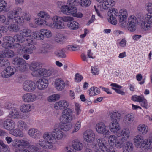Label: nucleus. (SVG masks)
<instances>
[{"instance_id":"1","label":"nucleus","mask_w":152,"mask_h":152,"mask_svg":"<svg viewBox=\"0 0 152 152\" xmlns=\"http://www.w3.org/2000/svg\"><path fill=\"white\" fill-rule=\"evenodd\" d=\"M34 39H26V41L24 43L22 44H16L15 46L18 48L17 53L19 55L22 54L24 53L32 54L36 48L33 45L36 43Z\"/></svg>"},{"instance_id":"2","label":"nucleus","mask_w":152,"mask_h":152,"mask_svg":"<svg viewBox=\"0 0 152 152\" xmlns=\"http://www.w3.org/2000/svg\"><path fill=\"white\" fill-rule=\"evenodd\" d=\"M115 9L112 10V12L110 10L108 12L110 13V18L108 21L112 24L115 25L117 23V19H126L127 16V11L125 10H121L119 13L116 12Z\"/></svg>"},{"instance_id":"3","label":"nucleus","mask_w":152,"mask_h":152,"mask_svg":"<svg viewBox=\"0 0 152 152\" xmlns=\"http://www.w3.org/2000/svg\"><path fill=\"white\" fill-rule=\"evenodd\" d=\"M143 138L141 135H137L135 137L134 143L136 146L141 147L143 150L149 149L151 147L152 142L151 141L148 142V139H145L143 141Z\"/></svg>"},{"instance_id":"4","label":"nucleus","mask_w":152,"mask_h":152,"mask_svg":"<svg viewBox=\"0 0 152 152\" xmlns=\"http://www.w3.org/2000/svg\"><path fill=\"white\" fill-rule=\"evenodd\" d=\"M72 114V111L70 109L67 108L65 109L62 113V115L60 118V121L64 123L69 122L73 119H75V117L73 118Z\"/></svg>"},{"instance_id":"5","label":"nucleus","mask_w":152,"mask_h":152,"mask_svg":"<svg viewBox=\"0 0 152 152\" xmlns=\"http://www.w3.org/2000/svg\"><path fill=\"white\" fill-rule=\"evenodd\" d=\"M12 63L18 66V69L21 72L25 71L28 66V64L26 63V61L20 57L14 58Z\"/></svg>"},{"instance_id":"6","label":"nucleus","mask_w":152,"mask_h":152,"mask_svg":"<svg viewBox=\"0 0 152 152\" xmlns=\"http://www.w3.org/2000/svg\"><path fill=\"white\" fill-rule=\"evenodd\" d=\"M146 20L141 23V27L143 30L147 31L151 29L152 26V13H148L145 17Z\"/></svg>"},{"instance_id":"7","label":"nucleus","mask_w":152,"mask_h":152,"mask_svg":"<svg viewBox=\"0 0 152 152\" xmlns=\"http://www.w3.org/2000/svg\"><path fill=\"white\" fill-rule=\"evenodd\" d=\"M116 137L115 135H111L109 136L108 142L110 145L113 147L114 146L118 148H121L123 144L118 136Z\"/></svg>"},{"instance_id":"8","label":"nucleus","mask_w":152,"mask_h":152,"mask_svg":"<svg viewBox=\"0 0 152 152\" xmlns=\"http://www.w3.org/2000/svg\"><path fill=\"white\" fill-rule=\"evenodd\" d=\"M72 148L66 147L68 152H76V151H79L81 150L83 148V144L79 140L76 139L74 140L72 142Z\"/></svg>"},{"instance_id":"9","label":"nucleus","mask_w":152,"mask_h":152,"mask_svg":"<svg viewBox=\"0 0 152 152\" xmlns=\"http://www.w3.org/2000/svg\"><path fill=\"white\" fill-rule=\"evenodd\" d=\"M137 18L134 15L130 16L128 19V29L130 32L134 31L138 23Z\"/></svg>"},{"instance_id":"10","label":"nucleus","mask_w":152,"mask_h":152,"mask_svg":"<svg viewBox=\"0 0 152 152\" xmlns=\"http://www.w3.org/2000/svg\"><path fill=\"white\" fill-rule=\"evenodd\" d=\"M12 145L15 148H28L30 147V145L28 141L25 139H15L13 140Z\"/></svg>"},{"instance_id":"11","label":"nucleus","mask_w":152,"mask_h":152,"mask_svg":"<svg viewBox=\"0 0 152 152\" xmlns=\"http://www.w3.org/2000/svg\"><path fill=\"white\" fill-rule=\"evenodd\" d=\"M21 10L20 8L16 7L7 13V18L10 24L13 21V19H15V15H19L21 12Z\"/></svg>"},{"instance_id":"12","label":"nucleus","mask_w":152,"mask_h":152,"mask_svg":"<svg viewBox=\"0 0 152 152\" xmlns=\"http://www.w3.org/2000/svg\"><path fill=\"white\" fill-rule=\"evenodd\" d=\"M4 42L2 44V47L5 48H18L15 46L16 44L18 43H15L13 44L12 37L11 36H6L3 38Z\"/></svg>"},{"instance_id":"13","label":"nucleus","mask_w":152,"mask_h":152,"mask_svg":"<svg viewBox=\"0 0 152 152\" xmlns=\"http://www.w3.org/2000/svg\"><path fill=\"white\" fill-rule=\"evenodd\" d=\"M36 87L35 83L30 80L25 81L22 86L23 89L26 92H32L35 89Z\"/></svg>"},{"instance_id":"14","label":"nucleus","mask_w":152,"mask_h":152,"mask_svg":"<svg viewBox=\"0 0 152 152\" xmlns=\"http://www.w3.org/2000/svg\"><path fill=\"white\" fill-rule=\"evenodd\" d=\"M96 142L94 147H93L94 149H101L103 151H106V152H110L113 150L112 149L110 150L107 148L106 142L103 139H98Z\"/></svg>"},{"instance_id":"15","label":"nucleus","mask_w":152,"mask_h":152,"mask_svg":"<svg viewBox=\"0 0 152 152\" xmlns=\"http://www.w3.org/2000/svg\"><path fill=\"white\" fill-rule=\"evenodd\" d=\"M83 136L85 140L88 142H93L95 139L94 133L91 130H88L85 131L84 133Z\"/></svg>"},{"instance_id":"16","label":"nucleus","mask_w":152,"mask_h":152,"mask_svg":"<svg viewBox=\"0 0 152 152\" xmlns=\"http://www.w3.org/2000/svg\"><path fill=\"white\" fill-rule=\"evenodd\" d=\"M35 72L34 75L36 77H41L43 76L45 77H48L54 74V70L53 69H48L45 68L41 69L39 70V72H37V74H35Z\"/></svg>"},{"instance_id":"17","label":"nucleus","mask_w":152,"mask_h":152,"mask_svg":"<svg viewBox=\"0 0 152 152\" xmlns=\"http://www.w3.org/2000/svg\"><path fill=\"white\" fill-rule=\"evenodd\" d=\"M61 17L54 16L53 18V23L52 26L56 28L61 29L64 27V23L61 21Z\"/></svg>"},{"instance_id":"18","label":"nucleus","mask_w":152,"mask_h":152,"mask_svg":"<svg viewBox=\"0 0 152 152\" xmlns=\"http://www.w3.org/2000/svg\"><path fill=\"white\" fill-rule=\"evenodd\" d=\"M96 132L100 134L105 133L106 134H108L110 132L107 129L106 126L102 122L97 124L96 126Z\"/></svg>"},{"instance_id":"19","label":"nucleus","mask_w":152,"mask_h":152,"mask_svg":"<svg viewBox=\"0 0 152 152\" xmlns=\"http://www.w3.org/2000/svg\"><path fill=\"white\" fill-rule=\"evenodd\" d=\"M53 141H45L43 139H40L37 143V146L44 149H50L53 147Z\"/></svg>"},{"instance_id":"20","label":"nucleus","mask_w":152,"mask_h":152,"mask_svg":"<svg viewBox=\"0 0 152 152\" xmlns=\"http://www.w3.org/2000/svg\"><path fill=\"white\" fill-rule=\"evenodd\" d=\"M15 71V69L12 67H7L2 72L1 76L5 78H8L13 75Z\"/></svg>"},{"instance_id":"21","label":"nucleus","mask_w":152,"mask_h":152,"mask_svg":"<svg viewBox=\"0 0 152 152\" xmlns=\"http://www.w3.org/2000/svg\"><path fill=\"white\" fill-rule=\"evenodd\" d=\"M132 99L134 101L138 102L141 103V105L143 107L147 108L148 104L147 102L143 96H140L137 95L132 96Z\"/></svg>"},{"instance_id":"22","label":"nucleus","mask_w":152,"mask_h":152,"mask_svg":"<svg viewBox=\"0 0 152 152\" xmlns=\"http://www.w3.org/2000/svg\"><path fill=\"white\" fill-rule=\"evenodd\" d=\"M42 64L40 63L33 62L31 64L29 68L30 69L33 71L31 73L32 75L34 77H36L34 75L35 72V74H37V72H39V70L42 67Z\"/></svg>"},{"instance_id":"23","label":"nucleus","mask_w":152,"mask_h":152,"mask_svg":"<svg viewBox=\"0 0 152 152\" xmlns=\"http://www.w3.org/2000/svg\"><path fill=\"white\" fill-rule=\"evenodd\" d=\"M3 126L5 129L11 131L15 127V123L11 119H6L4 122Z\"/></svg>"},{"instance_id":"24","label":"nucleus","mask_w":152,"mask_h":152,"mask_svg":"<svg viewBox=\"0 0 152 152\" xmlns=\"http://www.w3.org/2000/svg\"><path fill=\"white\" fill-rule=\"evenodd\" d=\"M111 122L109 125V128L110 131L114 133H116L117 134L118 131L120 129V124L118 121L114 120L111 121Z\"/></svg>"},{"instance_id":"25","label":"nucleus","mask_w":152,"mask_h":152,"mask_svg":"<svg viewBox=\"0 0 152 152\" xmlns=\"http://www.w3.org/2000/svg\"><path fill=\"white\" fill-rule=\"evenodd\" d=\"M36 96L33 93H28L24 94L22 96L23 101L26 102H31L35 101Z\"/></svg>"},{"instance_id":"26","label":"nucleus","mask_w":152,"mask_h":152,"mask_svg":"<svg viewBox=\"0 0 152 152\" xmlns=\"http://www.w3.org/2000/svg\"><path fill=\"white\" fill-rule=\"evenodd\" d=\"M117 136H118L121 140L123 142L126 140L130 136V131L128 129H124L121 131L120 134H117Z\"/></svg>"},{"instance_id":"27","label":"nucleus","mask_w":152,"mask_h":152,"mask_svg":"<svg viewBox=\"0 0 152 152\" xmlns=\"http://www.w3.org/2000/svg\"><path fill=\"white\" fill-rule=\"evenodd\" d=\"M52 136L55 139L60 140L63 137V133L61 129L58 128L54 129L52 132Z\"/></svg>"},{"instance_id":"28","label":"nucleus","mask_w":152,"mask_h":152,"mask_svg":"<svg viewBox=\"0 0 152 152\" xmlns=\"http://www.w3.org/2000/svg\"><path fill=\"white\" fill-rule=\"evenodd\" d=\"M37 85L38 88L40 90L46 88L48 86V81L46 79H40L37 82Z\"/></svg>"},{"instance_id":"29","label":"nucleus","mask_w":152,"mask_h":152,"mask_svg":"<svg viewBox=\"0 0 152 152\" xmlns=\"http://www.w3.org/2000/svg\"><path fill=\"white\" fill-rule=\"evenodd\" d=\"M29 135L34 139L39 138L41 136V133L40 131L37 129L32 128L29 129L28 131Z\"/></svg>"},{"instance_id":"30","label":"nucleus","mask_w":152,"mask_h":152,"mask_svg":"<svg viewBox=\"0 0 152 152\" xmlns=\"http://www.w3.org/2000/svg\"><path fill=\"white\" fill-rule=\"evenodd\" d=\"M19 111L16 108H14L12 109L10 112L9 116L12 119H18L21 118V115H20Z\"/></svg>"},{"instance_id":"31","label":"nucleus","mask_w":152,"mask_h":152,"mask_svg":"<svg viewBox=\"0 0 152 152\" xmlns=\"http://www.w3.org/2000/svg\"><path fill=\"white\" fill-rule=\"evenodd\" d=\"M55 84L56 88L58 91H59L62 90L64 88L65 85V82L61 78L56 79Z\"/></svg>"},{"instance_id":"32","label":"nucleus","mask_w":152,"mask_h":152,"mask_svg":"<svg viewBox=\"0 0 152 152\" xmlns=\"http://www.w3.org/2000/svg\"><path fill=\"white\" fill-rule=\"evenodd\" d=\"M123 152H133V145L132 142L128 141L123 146Z\"/></svg>"},{"instance_id":"33","label":"nucleus","mask_w":152,"mask_h":152,"mask_svg":"<svg viewBox=\"0 0 152 152\" xmlns=\"http://www.w3.org/2000/svg\"><path fill=\"white\" fill-rule=\"evenodd\" d=\"M74 7H69L67 5H64L61 7V11L64 14L68 15H71L73 10V8Z\"/></svg>"},{"instance_id":"34","label":"nucleus","mask_w":152,"mask_h":152,"mask_svg":"<svg viewBox=\"0 0 152 152\" xmlns=\"http://www.w3.org/2000/svg\"><path fill=\"white\" fill-rule=\"evenodd\" d=\"M137 130L140 134L144 135L148 132V127L145 125L140 124L138 126Z\"/></svg>"},{"instance_id":"35","label":"nucleus","mask_w":152,"mask_h":152,"mask_svg":"<svg viewBox=\"0 0 152 152\" xmlns=\"http://www.w3.org/2000/svg\"><path fill=\"white\" fill-rule=\"evenodd\" d=\"M110 115L111 121L115 120L117 121L120 119L121 115V113L117 111L112 112Z\"/></svg>"},{"instance_id":"36","label":"nucleus","mask_w":152,"mask_h":152,"mask_svg":"<svg viewBox=\"0 0 152 152\" xmlns=\"http://www.w3.org/2000/svg\"><path fill=\"white\" fill-rule=\"evenodd\" d=\"M20 34L23 37H28L26 39H34L33 37L31 36V31L29 29H23L20 31Z\"/></svg>"},{"instance_id":"37","label":"nucleus","mask_w":152,"mask_h":152,"mask_svg":"<svg viewBox=\"0 0 152 152\" xmlns=\"http://www.w3.org/2000/svg\"><path fill=\"white\" fill-rule=\"evenodd\" d=\"M32 106L30 104H23L20 107L21 112L24 113H27L31 110Z\"/></svg>"},{"instance_id":"38","label":"nucleus","mask_w":152,"mask_h":152,"mask_svg":"<svg viewBox=\"0 0 152 152\" xmlns=\"http://www.w3.org/2000/svg\"><path fill=\"white\" fill-rule=\"evenodd\" d=\"M134 116L131 113L126 115L124 118L123 121L126 124H129L133 121Z\"/></svg>"},{"instance_id":"39","label":"nucleus","mask_w":152,"mask_h":152,"mask_svg":"<svg viewBox=\"0 0 152 152\" xmlns=\"http://www.w3.org/2000/svg\"><path fill=\"white\" fill-rule=\"evenodd\" d=\"M65 39V36L63 34L59 33L56 34L55 36V41L60 44L63 43Z\"/></svg>"},{"instance_id":"40","label":"nucleus","mask_w":152,"mask_h":152,"mask_svg":"<svg viewBox=\"0 0 152 152\" xmlns=\"http://www.w3.org/2000/svg\"><path fill=\"white\" fill-rule=\"evenodd\" d=\"M13 39V42L15 41L19 42L20 43H24L26 41L23 37L21 35L18 34L15 35L12 37Z\"/></svg>"},{"instance_id":"41","label":"nucleus","mask_w":152,"mask_h":152,"mask_svg":"<svg viewBox=\"0 0 152 152\" xmlns=\"http://www.w3.org/2000/svg\"><path fill=\"white\" fill-rule=\"evenodd\" d=\"M88 91L89 95L92 96L98 95L100 93L99 89L94 87H91L88 90Z\"/></svg>"},{"instance_id":"42","label":"nucleus","mask_w":152,"mask_h":152,"mask_svg":"<svg viewBox=\"0 0 152 152\" xmlns=\"http://www.w3.org/2000/svg\"><path fill=\"white\" fill-rule=\"evenodd\" d=\"M69 28L71 29L75 30L78 28L79 24L75 21H72L69 22L67 24Z\"/></svg>"},{"instance_id":"43","label":"nucleus","mask_w":152,"mask_h":152,"mask_svg":"<svg viewBox=\"0 0 152 152\" xmlns=\"http://www.w3.org/2000/svg\"><path fill=\"white\" fill-rule=\"evenodd\" d=\"M10 133L16 137H21L23 136V134L22 132L18 129H16L10 131Z\"/></svg>"},{"instance_id":"44","label":"nucleus","mask_w":152,"mask_h":152,"mask_svg":"<svg viewBox=\"0 0 152 152\" xmlns=\"http://www.w3.org/2000/svg\"><path fill=\"white\" fill-rule=\"evenodd\" d=\"M9 31L12 32H17L20 29L19 26L15 24H13L9 25L8 26Z\"/></svg>"},{"instance_id":"45","label":"nucleus","mask_w":152,"mask_h":152,"mask_svg":"<svg viewBox=\"0 0 152 152\" xmlns=\"http://www.w3.org/2000/svg\"><path fill=\"white\" fill-rule=\"evenodd\" d=\"M43 140L45 141H53L54 138L52 136V135L48 132H45L44 133L43 136Z\"/></svg>"},{"instance_id":"46","label":"nucleus","mask_w":152,"mask_h":152,"mask_svg":"<svg viewBox=\"0 0 152 152\" xmlns=\"http://www.w3.org/2000/svg\"><path fill=\"white\" fill-rule=\"evenodd\" d=\"M77 10L76 7H75L73 8V10L71 15H72L74 17H77L79 18H81L83 16V14L81 13H77Z\"/></svg>"},{"instance_id":"47","label":"nucleus","mask_w":152,"mask_h":152,"mask_svg":"<svg viewBox=\"0 0 152 152\" xmlns=\"http://www.w3.org/2000/svg\"><path fill=\"white\" fill-rule=\"evenodd\" d=\"M10 64L9 61L6 58L0 59V66H7Z\"/></svg>"},{"instance_id":"48","label":"nucleus","mask_w":152,"mask_h":152,"mask_svg":"<svg viewBox=\"0 0 152 152\" xmlns=\"http://www.w3.org/2000/svg\"><path fill=\"white\" fill-rule=\"evenodd\" d=\"M72 125L71 124H63L60 126V129L64 131H67L70 130L72 128Z\"/></svg>"},{"instance_id":"49","label":"nucleus","mask_w":152,"mask_h":152,"mask_svg":"<svg viewBox=\"0 0 152 152\" xmlns=\"http://www.w3.org/2000/svg\"><path fill=\"white\" fill-rule=\"evenodd\" d=\"M0 22L5 25H7L10 24L7 18L3 15L0 14Z\"/></svg>"},{"instance_id":"50","label":"nucleus","mask_w":152,"mask_h":152,"mask_svg":"<svg viewBox=\"0 0 152 152\" xmlns=\"http://www.w3.org/2000/svg\"><path fill=\"white\" fill-rule=\"evenodd\" d=\"M18 127L22 130H26L27 129V125L26 123L24 121H20L18 122Z\"/></svg>"},{"instance_id":"51","label":"nucleus","mask_w":152,"mask_h":152,"mask_svg":"<svg viewBox=\"0 0 152 152\" xmlns=\"http://www.w3.org/2000/svg\"><path fill=\"white\" fill-rule=\"evenodd\" d=\"M81 0H68L67 1L68 4L71 5L72 7L77 5L79 3L80 4V2Z\"/></svg>"},{"instance_id":"52","label":"nucleus","mask_w":152,"mask_h":152,"mask_svg":"<svg viewBox=\"0 0 152 152\" xmlns=\"http://www.w3.org/2000/svg\"><path fill=\"white\" fill-rule=\"evenodd\" d=\"M59 98V95L54 94L50 96L48 98V100L50 102H54L58 100Z\"/></svg>"},{"instance_id":"53","label":"nucleus","mask_w":152,"mask_h":152,"mask_svg":"<svg viewBox=\"0 0 152 152\" xmlns=\"http://www.w3.org/2000/svg\"><path fill=\"white\" fill-rule=\"evenodd\" d=\"M40 32H42V34L44 36L45 35L47 37H49L51 36V32L49 30L42 29L41 30Z\"/></svg>"},{"instance_id":"54","label":"nucleus","mask_w":152,"mask_h":152,"mask_svg":"<svg viewBox=\"0 0 152 152\" xmlns=\"http://www.w3.org/2000/svg\"><path fill=\"white\" fill-rule=\"evenodd\" d=\"M34 39H36L43 40L44 39V36L42 34V32H37L34 33ZM35 41V40H34ZM35 42V41H34Z\"/></svg>"},{"instance_id":"55","label":"nucleus","mask_w":152,"mask_h":152,"mask_svg":"<svg viewBox=\"0 0 152 152\" xmlns=\"http://www.w3.org/2000/svg\"><path fill=\"white\" fill-rule=\"evenodd\" d=\"M1 145L2 148L1 149L2 151L4 152H10V148L7 145L4 144L3 142H1Z\"/></svg>"},{"instance_id":"56","label":"nucleus","mask_w":152,"mask_h":152,"mask_svg":"<svg viewBox=\"0 0 152 152\" xmlns=\"http://www.w3.org/2000/svg\"><path fill=\"white\" fill-rule=\"evenodd\" d=\"M91 3L90 0H81L80 4L83 7H86L89 6Z\"/></svg>"},{"instance_id":"57","label":"nucleus","mask_w":152,"mask_h":152,"mask_svg":"<svg viewBox=\"0 0 152 152\" xmlns=\"http://www.w3.org/2000/svg\"><path fill=\"white\" fill-rule=\"evenodd\" d=\"M64 49L58 51L55 53L56 55L58 57L64 58L66 57V55L63 51Z\"/></svg>"},{"instance_id":"58","label":"nucleus","mask_w":152,"mask_h":152,"mask_svg":"<svg viewBox=\"0 0 152 152\" xmlns=\"http://www.w3.org/2000/svg\"><path fill=\"white\" fill-rule=\"evenodd\" d=\"M81 127V122L80 121H79L77 122L75 124L74 128L72 131V133H73L77 132L80 129Z\"/></svg>"},{"instance_id":"59","label":"nucleus","mask_w":152,"mask_h":152,"mask_svg":"<svg viewBox=\"0 0 152 152\" xmlns=\"http://www.w3.org/2000/svg\"><path fill=\"white\" fill-rule=\"evenodd\" d=\"M38 16L45 19H48L50 18V16L48 14L45 12H41L38 14Z\"/></svg>"},{"instance_id":"60","label":"nucleus","mask_w":152,"mask_h":152,"mask_svg":"<svg viewBox=\"0 0 152 152\" xmlns=\"http://www.w3.org/2000/svg\"><path fill=\"white\" fill-rule=\"evenodd\" d=\"M14 20L15 23H18L19 24H22L24 22V20L23 17H21L18 15L16 16Z\"/></svg>"},{"instance_id":"61","label":"nucleus","mask_w":152,"mask_h":152,"mask_svg":"<svg viewBox=\"0 0 152 152\" xmlns=\"http://www.w3.org/2000/svg\"><path fill=\"white\" fill-rule=\"evenodd\" d=\"M3 54H4V57L8 58L13 57L14 55V52L11 50H8L6 53L3 52Z\"/></svg>"},{"instance_id":"62","label":"nucleus","mask_w":152,"mask_h":152,"mask_svg":"<svg viewBox=\"0 0 152 152\" xmlns=\"http://www.w3.org/2000/svg\"><path fill=\"white\" fill-rule=\"evenodd\" d=\"M35 22L37 25H42L45 24L46 21L44 19L39 18L35 19Z\"/></svg>"},{"instance_id":"63","label":"nucleus","mask_w":152,"mask_h":152,"mask_svg":"<svg viewBox=\"0 0 152 152\" xmlns=\"http://www.w3.org/2000/svg\"><path fill=\"white\" fill-rule=\"evenodd\" d=\"M6 5L7 4L4 0L0 1V12L5 9Z\"/></svg>"},{"instance_id":"64","label":"nucleus","mask_w":152,"mask_h":152,"mask_svg":"<svg viewBox=\"0 0 152 152\" xmlns=\"http://www.w3.org/2000/svg\"><path fill=\"white\" fill-rule=\"evenodd\" d=\"M22 17L24 20L27 21H29L31 18V15L29 13L27 12L23 13Z\"/></svg>"}]
</instances>
